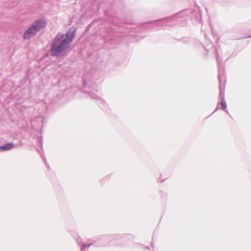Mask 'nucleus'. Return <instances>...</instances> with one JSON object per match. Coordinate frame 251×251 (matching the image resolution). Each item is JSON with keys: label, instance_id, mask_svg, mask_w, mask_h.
<instances>
[{"label": "nucleus", "instance_id": "obj_6", "mask_svg": "<svg viewBox=\"0 0 251 251\" xmlns=\"http://www.w3.org/2000/svg\"><path fill=\"white\" fill-rule=\"evenodd\" d=\"M92 97H93V98H96V99L98 98V97H95V96H92Z\"/></svg>", "mask_w": 251, "mask_h": 251}, {"label": "nucleus", "instance_id": "obj_4", "mask_svg": "<svg viewBox=\"0 0 251 251\" xmlns=\"http://www.w3.org/2000/svg\"><path fill=\"white\" fill-rule=\"evenodd\" d=\"M220 104L222 106V107H223V108L225 110V111L226 112L228 113V111L226 109V102L225 101L224 98H222L221 102H220Z\"/></svg>", "mask_w": 251, "mask_h": 251}, {"label": "nucleus", "instance_id": "obj_3", "mask_svg": "<svg viewBox=\"0 0 251 251\" xmlns=\"http://www.w3.org/2000/svg\"><path fill=\"white\" fill-rule=\"evenodd\" d=\"M13 147V144L12 143L6 144V145L2 146L0 147L1 149L5 151H8L11 150Z\"/></svg>", "mask_w": 251, "mask_h": 251}, {"label": "nucleus", "instance_id": "obj_5", "mask_svg": "<svg viewBox=\"0 0 251 251\" xmlns=\"http://www.w3.org/2000/svg\"><path fill=\"white\" fill-rule=\"evenodd\" d=\"M91 244H88V245H86V244H84V245H83L81 247V251H84L85 248L86 247H87V248H88V247H90V246H91Z\"/></svg>", "mask_w": 251, "mask_h": 251}, {"label": "nucleus", "instance_id": "obj_1", "mask_svg": "<svg viewBox=\"0 0 251 251\" xmlns=\"http://www.w3.org/2000/svg\"><path fill=\"white\" fill-rule=\"evenodd\" d=\"M76 34L75 29L70 28L66 34L58 32L51 44L50 52L52 56H59L66 51L73 42Z\"/></svg>", "mask_w": 251, "mask_h": 251}, {"label": "nucleus", "instance_id": "obj_2", "mask_svg": "<svg viewBox=\"0 0 251 251\" xmlns=\"http://www.w3.org/2000/svg\"><path fill=\"white\" fill-rule=\"evenodd\" d=\"M47 25V22L44 18H40L35 20L25 31L23 35L24 39H30L34 36L40 30L45 28Z\"/></svg>", "mask_w": 251, "mask_h": 251}]
</instances>
